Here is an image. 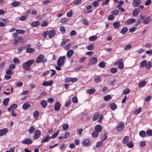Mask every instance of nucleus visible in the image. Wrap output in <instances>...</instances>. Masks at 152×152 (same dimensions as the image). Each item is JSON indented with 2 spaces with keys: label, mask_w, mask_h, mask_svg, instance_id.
I'll return each mask as SVG.
<instances>
[{
  "label": "nucleus",
  "mask_w": 152,
  "mask_h": 152,
  "mask_svg": "<svg viewBox=\"0 0 152 152\" xmlns=\"http://www.w3.org/2000/svg\"><path fill=\"white\" fill-rule=\"evenodd\" d=\"M102 130V127L100 125H96L94 127V131L98 133L100 132Z\"/></svg>",
  "instance_id": "12"
},
{
  "label": "nucleus",
  "mask_w": 152,
  "mask_h": 152,
  "mask_svg": "<svg viewBox=\"0 0 152 152\" xmlns=\"http://www.w3.org/2000/svg\"><path fill=\"white\" fill-rule=\"evenodd\" d=\"M21 3L19 1H14L12 3V5L15 7H16L18 5H19Z\"/></svg>",
  "instance_id": "32"
},
{
  "label": "nucleus",
  "mask_w": 152,
  "mask_h": 152,
  "mask_svg": "<svg viewBox=\"0 0 152 152\" xmlns=\"http://www.w3.org/2000/svg\"><path fill=\"white\" fill-rule=\"evenodd\" d=\"M146 68L147 69H150L151 67V63L150 61L148 62V63L146 65Z\"/></svg>",
  "instance_id": "44"
},
{
  "label": "nucleus",
  "mask_w": 152,
  "mask_h": 152,
  "mask_svg": "<svg viewBox=\"0 0 152 152\" xmlns=\"http://www.w3.org/2000/svg\"><path fill=\"white\" fill-rule=\"evenodd\" d=\"M73 51L72 50L70 49L68 51L66 55L68 58H70L73 54Z\"/></svg>",
  "instance_id": "17"
},
{
  "label": "nucleus",
  "mask_w": 152,
  "mask_h": 152,
  "mask_svg": "<svg viewBox=\"0 0 152 152\" xmlns=\"http://www.w3.org/2000/svg\"><path fill=\"white\" fill-rule=\"evenodd\" d=\"M139 135L141 137H145L146 135L145 132L143 131H140L139 133Z\"/></svg>",
  "instance_id": "37"
},
{
  "label": "nucleus",
  "mask_w": 152,
  "mask_h": 152,
  "mask_svg": "<svg viewBox=\"0 0 152 152\" xmlns=\"http://www.w3.org/2000/svg\"><path fill=\"white\" fill-rule=\"evenodd\" d=\"M146 84V82L145 81H142L139 83L138 86L140 87H141L145 86Z\"/></svg>",
  "instance_id": "31"
},
{
  "label": "nucleus",
  "mask_w": 152,
  "mask_h": 152,
  "mask_svg": "<svg viewBox=\"0 0 152 152\" xmlns=\"http://www.w3.org/2000/svg\"><path fill=\"white\" fill-rule=\"evenodd\" d=\"M128 30L127 27H124L123 28L121 31L120 33L123 34H126Z\"/></svg>",
  "instance_id": "24"
},
{
  "label": "nucleus",
  "mask_w": 152,
  "mask_h": 152,
  "mask_svg": "<svg viewBox=\"0 0 152 152\" xmlns=\"http://www.w3.org/2000/svg\"><path fill=\"white\" fill-rule=\"evenodd\" d=\"M147 63V61H142L141 63V66L142 68L146 66Z\"/></svg>",
  "instance_id": "52"
},
{
  "label": "nucleus",
  "mask_w": 152,
  "mask_h": 152,
  "mask_svg": "<svg viewBox=\"0 0 152 152\" xmlns=\"http://www.w3.org/2000/svg\"><path fill=\"white\" fill-rule=\"evenodd\" d=\"M68 19L66 18H62L61 19V21L62 23H65L66 22H68Z\"/></svg>",
  "instance_id": "49"
},
{
  "label": "nucleus",
  "mask_w": 152,
  "mask_h": 152,
  "mask_svg": "<svg viewBox=\"0 0 152 152\" xmlns=\"http://www.w3.org/2000/svg\"><path fill=\"white\" fill-rule=\"evenodd\" d=\"M47 61V59L45 58V56L42 54H40L36 59V62L37 63H39L42 62L43 63L46 62Z\"/></svg>",
  "instance_id": "2"
},
{
  "label": "nucleus",
  "mask_w": 152,
  "mask_h": 152,
  "mask_svg": "<svg viewBox=\"0 0 152 152\" xmlns=\"http://www.w3.org/2000/svg\"><path fill=\"white\" fill-rule=\"evenodd\" d=\"M113 25L115 29H118L120 26V23L119 22H116L113 23Z\"/></svg>",
  "instance_id": "22"
},
{
  "label": "nucleus",
  "mask_w": 152,
  "mask_h": 152,
  "mask_svg": "<svg viewBox=\"0 0 152 152\" xmlns=\"http://www.w3.org/2000/svg\"><path fill=\"white\" fill-rule=\"evenodd\" d=\"M61 105L58 102H56L55 104L54 109L55 110L57 111L60 109Z\"/></svg>",
  "instance_id": "11"
},
{
  "label": "nucleus",
  "mask_w": 152,
  "mask_h": 152,
  "mask_svg": "<svg viewBox=\"0 0 152 152\" xmlns=\"http://www.w3.org/2000/svg\"><path fill=\"white\" fill-rule=\"evenodd\" d=\"M53 82L51 81L49 82L45 81L43 83L42 85L43 86H51L52 85Z\"/></svg>",
  "instance_id": "19"
},
{
  "label": "nucleus",
  "mask_w": 152,
  "mask_h": 152,
  "mask_svg": "<svg viewBox=\"0 0 152 152\" xmlns=\"http://www.w3.org/2000/svg\"><path fill=\"white\" fill-rule=\"evenodd\" d=\"M129 140V137L128 136L125 137L123 140V142L124 144H126Z\"/></svg>",
  "instance_id": "30"
},
{
  "label": "nucleus",
  "mask_w": 152,
  "mask_h": 152,
  "mask_svg": "<svg viewBox=\"0 0 152 152\" xmlns=\"http://www.w3.org/2000/svg\"><path fill=\"white\" fill-rule=\"evenodd\" d=\"M117 71V69L116 68H112L111 69L110 71L112 73H114L116 72Z\"/></svg>",
  "instance_id": "54"
},
{
  "label": "nucleus",
  "mask_w": 152,
  "mask_h": 152,
  "mask_svg": "<svg viewBox=\"0 0 152 152\" xmlns=\"http://www.w3.org/2000/svg\"><path fill=\"white\" fill-rule=\"evenodd\" d=\"M99 133L94 131L92 134V137L94 138H96L99 135Z\"/></svg>",
  "instance_id": "40"
},
{
  "label": "nucleus",
  "mask_w": 152,
  "mask_h": 152,
  "mask_svg": "<svg viewBox=\"0 0 152 152\" xmlns=\"http://www.w3.org/2000/svg\"><path fill=\"white\" fill-rule=\"evenodd\" d=\"M83 23L84 24L88 25V23L87 22V20L86 18H84L82 20Z\"/></svg>",
  "instance_id": "61"
},
{
  "label": "nucleus",
  "mask_w": 152,
  "mask_h": 152,
  "mask_svg": "<svg viewBox=\"0 0 152 152\" xmlns=\"http://www.w3.org/2000/svg\"><path fill=\"white\" fill-rule=\"evenodd\" d=\"M99 113L98 112L95 114L93 117V120L94 121H96V120H97L98 119V118H99Z\"/></svg>",
  "instance_id": "26"
},
{
  "label": "nucleus",
  "mask_w": 152,
  "mask_h": 152,
  "mask_svg": "<svg viewBox=\"0 0 152 152\" xmlns=\"http://www.w3.org/2000/svg\"><path fill=\"white\" fill-rule=\"evenodd\" d=\"M40 24V22L38 21L32 22L31 23L32 27H36Z\"/></svg>",
  "instance_id": "16"
},
{
  "label": "nucleus",
  "mask_w": 152,
  "mask_h": 152,
  "mask_svg": "<svg viewBox=\"0 0 152 152\" xmlns=\"http://www.w3.org/2000/svg\"><path fill=\"white\" fill-rule=\"evenodd\" d=\"M130 91V90L128 88H126L124 90L123 93L124 94H127L129 93Z\"/></svg>",
  "instance_id": "59"
},
{
  "label": "nucleus",
  "mask_w": 152,
  "mask_h": 152,
  "mask_svg": "<svg viewBox=\"0 0 152 152\" xmlns=\"http://www.w3.org/2000/svg\"><path fill=\"white\" fill-rule=\"evenodd\" d=\"M8 129L7 128H4L0 130V136L5 134L8 132Z\"/></svg>",
  "instance_id": "9"
},
{
  "label": "nucleus",
  "mask_w": 152,
  "mask_h": 152,
  "mask_svg": "<svg viewBox=\"0 0 152 152\" xmlns=\"http://www.w3.org/2000/svg\"><path fill=\"white\" fill-rule=\"evenodd\" d=\"M118 64V68L119 69H121L123 68L124 66L123 63H119V64Z\"/></svg>",
  "instance_id": "60"
},
{
  "label": "nucleus",
  "mask_w": 152,
  "mask_h": 152,
  "mask_svg": "<svg viewBox=\"0 0 152 152\" xmlns=\"http://www.w3.org/2000/svg\"><path fill=\"white\" fill-rule=\"evenodd\" d=\"M94 48V45L93 44H91L87 47V49L89 50H92Z\"/></svg>",
  "instance_id": "42"
},
{
  "label": "nucleus",
  "mask_w": 152,
  "mask_h": 152,
  "mask_svg": "<svg viewBox=\"0 0 152 152\" xmlns=\"http://www.w3.org/2000/svg\"><path fill=\"white\" fill-rule=\"evenodd\" d=\"M142 108L141 107H139L135 111L134 113L135 115H137L140 113L141 112Z\"/></svg>",
  "instance_id": "45"
},
{
  "label": "nucleus",
  "mask_w": 152,
  "mask_h": 152,
  "mask_svg": "<svg viewBox=\"0 0 152 152\" xmlns=\"http://www.w3.org/2000/svg\"><path fill=\"white\" fill-rule=\"evenodd\" d=\"M123 60L122 58L118 59L115 62V65H116L119 64V63H122V61Z\"/></svg>",
  "instance_id": "56"
},
{
  "label": "nucleus",
  "mask_w": 152,
  "mask_h": 152,
  "mask_svg": "<svg viewBox=\"0 0 152 152\" xmlns=\"http://www.w3.org/2000/svg\"><path fill=\"white\" fill-rule=\"evenodd\" d=\"M35 129V128L33 126H31L28 129V131L30 134H32L33 133Z\"/></svg>",
  "instance_id": "25"
},
{
  "label": "nucleus",
  "mask_w": 152,
  "mask_h": 152,
  "mask_svg": "<svg viewBox=\"0 0 152 152\" xmlns=\"http://www.w3.org/2000/svg\"><path fill=\"white\" fill-rule=\"evenodd\" d=\"M43 107L45 108L47 106L48 103L45 100H42L41 101L40 103Z\"/></svg>",
  "instance_id": "21"
},
{
  "label": "nucleus",
  "mask_w": 152,
  "mask_h": 152,
  "mask_svg": "<svg viewBox=\"0 0 152 152\" xmlns=\"http://www.w3.org/2000/svg\"><path fill=\"white\" fill-rule=\"evenodd\" d=\"M140 10L138 8H135L133 11L132 15L134 16L137 15L140 13Z\"/></svg>",
  "instance_id": "18"
},
{
  "label": "nucleus",
  "mask_w": 152,
  "mask_h": 152,
  "mask_svg": "<svg viewBox=\"0 0 152 152\" xmlns=\"http://www.w3.org/2000/svg\"><path fill=\"white\" fill-rule=\"evenodd\" d=\"M92 4L94 7H96L99 5V3L97 1H94L92 3Z\"/></svg>",
  "instance_id": "64"
},
{
  "label": "nucleus",
  "mask_w": 152,
  "mask_h": 152,
  "mask_svg": "<svg viewBox=\"0 0 152 152\" xmlns=\"http://www.w3.org/2000/svg\"><path fill=\"white\" fill-rule=\"evenodd\" d=\"M97 37L96 36H93L89 37V40L90 41H95L97 39Z\"/></svg>",
  "instance_id": "28"
},
{
  "label": "nucleus",
  "mask_w": 152,
  "mask_h": 152,
  "mask_svg": "<svg viewBox=\"0 0 152 152\" xmlns=\"http://www.w3.org/2000/svg\"><path fill=\"white\" fill-rule=\"evenodd\" d=\"M62 127L64 130H67L69 127V126L68 124H64L62 125Z\"/></svg>",
  "instance_id": "46"
},
{
  "label": "nucleus",
  "mask_w": 152,
  "mask_h": 152,
  "mask_svg": "<svg viewBox=\"0 0 152 152\" xmlns=\"http://www.w3.org/2000/svg\"><path fill=\"white\" fill-rule=\"evenodd\" d=\"M32 142V140L30 139H26L22 141V143L24 144H30Z\"/></svg>",
  "instance_id": "7"
},
{
  "label": "nucleus",
  "mask_w": 152,
  "mask_h": 152,
  "mask_svg": "<svg viewBox=\"0 0 152 152\" xmlns=\"http://www.w3.org/2000/svg\"><path fill=\"white\" fill-rule=\"evenodd\" d=\"M126 145L127 146L130 148H132L134 146L133 144L131 142L127 143Z\"/></svg>",
  "instance_id": "51"
},
{
  "label": "nucleus",
  "mask_w": 152,
  "mask_h": 152,
  "mask_svg": "<svg viewBox=\"0 0 152 152\" xmlns=\"http://www.w3.org/2000/svg\"><path fill=\"white\" fill-rule=\"evenodd\" d=\"M35 133V136L34 137V138L35 139H37L38 138V137L40 136L41 134V132L38 130H36L34 132Z\"/></svg>",
  "instance_id": "13"
},
{
  "label": "nucleus",
  "mask_w": 152,
  "mask_h": 152,
  "mask_svg": "<svg viewBox=\"0 0 152 152\" xmlns=\"http://www.w3.org/2000/svg\"><path fill=\"white\" fill-rule=\"evenodd\" d=\"M151 20L152 19L150 17H147L144 21L143 24L145 25L147 24L149 22L151 21Z\"/></svg>",
  "instance_id": "20"
},
{
  "label": "nucleus",
  "mask_w": 152,
  "mask_h": 152,
  "mask_svg": "<svg viewBox=\"0 0 152 152\" xmlns=\"http://www.w3.org/2000/svg\"><path fill=\"white\" fill-rule=\"evenodd\" d=\"M146 133L149 136H151L152 135V130H148L146 132Z\"/></svg>",
  "instance_id": "58"
},
{
  "label": "nucleus",
  "mask_w": 152,
  "mask_h": 152,
  "mask_svg": "<svg viewBox=\"0 0 152 152\" xmlns=\"http://www.w3.org/2000/svg\"><path fill=\"white\" fill-rule=\"evenodd\" d=\"M76 34V32L75 30H72L70 33V36L72 37L74 35H75Z\"/></svg>",
  "instance_id": "62"
},
{
  "label": "nucleus",
  "mask_w": 152,
  "mask_h": 152,
  "mask_svg": "<svg viewBox=\"0 0 152 152\" xmlns=\"http://www.w3.org/2000/svg\"><path fill=\"white\" fill-rule=\"evenodd\" d=\"M60 30L63 33H64L65 32V28L63 26H61L60 27Z\"/></svg>",
  "instance_id": "63"
},
{
  "label": "nucleus",
  "mask_w": 152,
  "mask_h": 152,
  "mask_svg": "<svg viewBox=\"0 0 152 152\" xmlns=\"http://www.w3.org/2000/svg\"><path fill=\"white\" fill-rule=\"evenodd\" d=\"M9 100V98L5 99L3 101V104L5 106L7 105H8Z\"/></svg>",
  "instance_id": "27"
},
{
  "label": "nucleus",
  "mask_w": 152,
  "mask_h": 152,
  "mask_svg": "<svg viewBox=\"0 0 152 152\" xmlns=\"http://www.w3.org/2000/svg\"><path fill=\"white\" fill-rule=\"evenodd\" d=\"M7 74L9 75H12V70L11 69H9L6 71Z\"/></svg>",
  "instance_id": "53"
},
{
  "label": "nucleus",
  "mask_w": 152,
  "mask_h": 152,
  "mask_svg": "<svg viewBox=\"0 0 152 152\" xmlns=\"http://www.w3.org/2000/svg\"><path fill=\"white\" fill-rule=\"evenodd\" d=\"M119 13V11L117 10H113L111 12V14L115 15H118Z\"/></svg>",
  "instance_id": "43"
},
{
  "label": "nucleus",
  "mask_w": 152,
  "mask_h": 152,
  "mask_svg": "<svg viewBox=\"0 0 152 152\" xmlns=\"http://www.w3.org/2000/svg\"><path fill=\"white\" fill-rule=\"evenodd\" d=\"M99 66L101 68H104L105 66V63L103 61H102L99 64Z\"/></svg>",
  "instance_id": "48"
},
{
  "label": "nucleus",
  "mask_w": 152,
  "mask_h": 152,
  "mask_svg": "<svg viewBox=\"0 0 152 152\" xmlns=\"http://www.w3.org/2000/svg\"><path fill=\"white\" fill-rule=\"evenodd\" d=\"M65 56L60 57L58 59L57 61V64L59 67L61 66L64 63V60L65 59Z\"/></svg>",
  "instance_id": "3"
},
{
  "label": "nucleus",
  "mask_w": 152,
  "mask_h": 152,
  "mask_svg": "<svg viewBox=\"0 0 152 152\" xmlns=\"http://www.w3.org/2000/svg\"><path fill=\"white\" fill-rule=\"evenodd\" d=\"M72 46V44L71 43H69L66 45L65 47V49L66 50H67L68 49L70 48Z\"/></svg>",
  "instance_id": "50"
},
{
  "label": "nucleus",
  "mask_w": 152,
  "mask_h": 152,
  "mask_svg": "<svg viewBox=\"0 0 152 152\" xmlns=\"http://www.w3.org/2000/svg\"><path fill=\"white\" fill-rule=\"evenodd\" d=\"M51 139L50 137L48 135L44 139L42 140L41 142L43 143V142H47L49 140V139Z\"/></svg>",
  "instance_id": "36"
},
{
  "label": "nucleus",
  "mask_w": 152,
  "mask_h": 152,
  "mask_svg": "<svg viewBox=\"0 0 152 152\" xmlns=\"http://www.w3.org/2000/svg\"><path fill=\"white\" fill-rule=\"evenodd\" d=\"M30 106V104L28 103H24L22 106L23 109L24 110H27Z\"/></svg>",
  "instance_id": "23"
},
{
  "label": "nucleus",
  "mask_w": 152,
  "mask_h": 152,
  "mask_svg": "<svg viewBox=\"0 0 152 152\" xmlns=\"http://www.w3.org/2000/svg\"><path fill=\"white\" fill-rule=\"evenodd\" d=\"M132 48V47L131 45L130 44H129L127 45H126L125 48L124 49L126 50H129V49H131Z\"/></svg>",
  "instance_id": "47"
},
{
  "label": "nucleus",
  "mask_w": 152,
  "mask_h": 152,
  "mask_svg": "<svg viewBox=\"0 0 152 152\" xmlns=\"http://www.w3.org/2000/svg\"><path fill=\"white\" fill-rule=\"evenodd\" d=\"M34 59L30 60L22 64L23 69L26 71L29 70L31 68L32 64L34 63Z\"/></svg>",
  "instance_id": "1"
},
{
  "label": "nucleus",
  "mask_w": 152,
  "mask_h": 152,
  "mask_svg": "<svg viewBox=\"0 0 152 152\" xmlns=\"http://www.w3.org/2000/svg\"><path fill=\"white\" fill-rule=\"evenodd\" d=\"M55 31L53 30H50L49 31H48V36L50 38H52L55 35Z\"/></svg>",
  "instance_id": "14"
},
{
  "label": "nucleus",
  "mask_w": 152,
  "mask_h": 152,
  "mask_svg": "<svg viewBox=\"0 0 152 152\" xmlns=\"http://www.w3.org/2000/svg\"><path fill=\"white\" fill-rule=\"evenodd\" d=\"M72 102L75 103H77L78 102L77 98L76 96L73 97L72 98Z\"/></svg>",
  "instance_id": "57"
},
{
  "label": "nucleus",
  "mask_w": 152,
  "mask_h": 152,
  "mask_svg": "<svg viewBox=\"0 0 152 152\" xmlns=\"http://www.w3.org/2000/svg\"><path fill=\"white\" fill-rule=\"evenodd\" d=\"M110 105L112 110H115L117 108V106L114 103H111L110 104Z\"/></svg>",
  "instance_id": "35"
},
{
  "label": "nucleus",
  "mask_w": 152,
  "mask_h": 152,
  "mask_svg": "<svg viewBox=\"0 0 152 152\" xmlns=\"http://www.w3.org/2000/svg\"><path fill=\"white\" fill-rule=\"evenodd\" d=\"M39 112L37 110L35 111L33 113L34 117L35 118H37L39 116Z\"/></svg>",
  "instance_id": "34"
},
{
  "label": "nucleus",
  "mask_w": 152,
  "mask_h": 152,
  "mask_svg": "<svg viewBox=\"0 0 152 152\" xmlns=\"http://www.w3.org/2000/svg\"><path fill=\"white\" fill-rule=\"evenodd\" d=\"M25 42V40L23 39L22 37H18L15 39L13 42V43L14 44L17 45L18 44L17 42H21L23 43Z\"/></svg>",
  "instance_id": "4"
},
{
  "label": "nucleus",
  "mask_w": 152,
  "mask_h": 152,
  "mask_svg": "<svg viewBox=\"0 0 152 152\" xmlns=\"http://www.w3.org/2000/svg\"><path fill=\"white\" fill-rule=\"evenodd\" d=\"M97 61V59L96 57H94L90 59L89 64L91 65H93L96 63Z\"/></svg>",
  "instance_id": "6"
},
{
  "label": "nucleus",
  "mask_w": 152,
  "mask_h": 152,
  "mask_svg": "<svg viewBox=\"0 0 152 152\" xmlns=\"http://www.w3.org/2000/svg\"><path fill=\"white\" fill-rule=\"evenodd\" d=\"M141 2V0H134L132 3V5L134 7H137L140 4Z\"/></svg>",
  "instance_id": "8"
},
{
  "label": "nucleus",
  "mask_w": 152,
  "mask_h": 152,
  "mask_svg": "<svg viewBox=\"0 0 152 152\" xmlns=\"http://www.w3.org/2000/svg\"><path fill=\"white\" fill-rule=\"evenodd\" d=\"M136 21V19L134 18H131L127 20L125 23L127 25H129L133 23Z\"/></svg>",
  "instance_id": "10"
},
{
  "label": "nucleus",
  "mask_w": 152,
  "mask_h": 152,
  "mask_svg": "<svg viewBox=\"0 0 152 152\" xmlns=\"http://www.w3.org/2000/svg\"><path fill=\"white\" fill-rule=\"evenodd\" d=\"M90 142V141L88 139H86L83 141L82 144L84 146H87L88 145Z\"/></svg>",
  "instance_id": "15"
},
{
  "label": "nucleus",
  "mask_w": 152,
  "mask_h": 152,
  "mask_svg": "<svg viewBox=\"0 0 152 152\" xmlns=\"http://www.w3.org/2000/svg\"><path fill=\"white\" fill-rule=\"evenodd\" d=\"M59 132V130H58L51 137H50V138L51 139L54 138L56 137L58 135V134Z\"/></svg>",
  "instance_id": "29"
},
{
  "label": "nucleus",
  "mask_w": 152,
  "mask_h": 152,
  "mask_svg": "<svg viewBox=\"0 0 152 152\" xmlns=\"http://www.w3.org/2000/svg\"><path fill=\"white\" fill-rule=\"evenodd\" d=\"M35 51V50L34 49L31 48H27L26 52L27 53H29L34 52Z\"/></svg>",
  "instance_id": "33"
},
{
  "label": "nucleus",
  "mask_w": 152,
  "mask_h": 152,
  "mask_svg": "<svg viewBox=\"0 0 152 152\" xmlns=\"http://www.w3.org/2000/svg\"><path fill=\"white\" fill-rule=\"evenodd\" d=\"M103 141L98 142L96 144V146L97 148H99L103 144Z\"/></svg>",
  "instance_id": "41"
},
{
  "label": "nucleus",
  "mask_w": 152,
  "mask_h": 152,
  "mask_svg": "<svg viewBox=\"0 0 152 152\" xmlns=\"http://www.w3.org/2000/svg\"><path fill=\"white\" fill-rule=\"evenodd\" d=\"M124 127V124L123 122H120L118 126L117 127V129L118 131H121Z\"/></svg>",
  "instance_id": "5"
},
{
  "label": "nucleus",
  "mask_w": 152,
  "mask_h": 152,
  "mask_svg": "<svg viewBox=\"0 0 152 152\" xmlns=\"http://www.w3.org/2000/svg\"><path fill=\"white\" fill-rule=\"evenodd\" d=\"M94 80V81L96 83H98L100 82L101 80V78L99 77L95 78Z\"/></svg>",
  "instance_id": "55"
},
{
  "label": "nucleus",
  "mask_w": 152,
  "mask_h": 152,
  "mask_svg": "<svg viewBox=\"0 0 152 152\" xmlns=\"http://www.w3.org/2000/svg\"><path fill=\"white\" fill-rule=\"evenodd\" d=\"M95 91V89L91 88L87 90V92L90 94H93Z\"/></svg>",
  "instance_id": "38"
},
{
  "label": "nucleus",
  "mask_w": 152,
  "mask_h": 152,
  "mask_svg": "<svg viewBox=\"0 0 152 152\" xmlns=\"http://www.w3.org/2000/svg\"><path fill=\"white\" fill-rule=\"evenodd\" d=\"M111 98V96L109 95L105 96L104 97V100L106 101H109Z\"/></svg>",
  "instance_id": "39"
}]
</instances>
